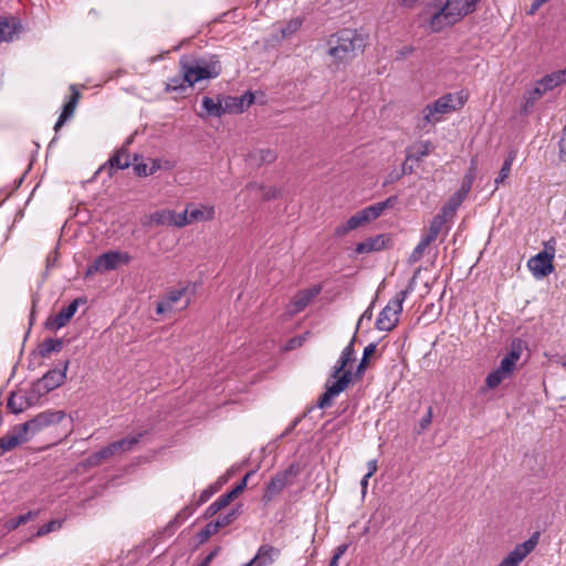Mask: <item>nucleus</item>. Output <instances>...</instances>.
Returning a JSON list of instances; mask_svg holds the SVG:
<instances>
[{
    "instance_id": "35",
    "label": "nucleus",
    "mask_w": 566,
    "mask_h": 566,
    "mask_svg": "<svg viewBox=\"0 0 566 566\" xmlns=\"http://www.w3.org/2000/svg\"><path fill=\"white\" fill-rule=\"evenodd\" d=\"M222 101L221 96H218L217 99H213L212 97L205 96L202 98V107L207 112L208 115L214 116V117H221L222 116Z\"/></svg>"
},
{
    "instance_id": "1",
    "label": "nucleus",
    "mask_w": 566,
    "mask_h": 566,
    "mask_svg": "<svg viewBox=\"0 0 566 566\" xmlns=\"http://www.w3.org/2000/svg\"><path fill=\"white\" fill-rule=\"evenodd\" d=\"M180 75L171 77L165 91L167 93L178 92L182 94L187 87L193 86L202 80L214 78L222 71L221 63L217 55L191 57L184 55L179 60Z\"/></svg>"
},
{
    "instance_id": "61",
    "label": "nucleus",
    "mask_w": 566,
    "mask_h": 566,
    "mask_svg": "<svg viewBox=\"0 0 566 566\" xmlns=\"http://www.w3.org/2000/svg\"><path fill=\"white\" fill-rule=\"evenodd\" d=\"M376 349H377V344H375V343H370V344H368V345L365 347V349H364L363 357H364V358H366V359H368L371 355H374V354H375Z\"/></svg>"
},
{
    "instance_id": "46",
    "label": "nucleus",
    "mask_w": 566,
    "mask_h": 566,
    "mask_svg": "<svg viewBox=\"0 0 566 566\" xmlns=\"http://www.w3.org/2000/svg\"><path fill=\"white\" fill-rule=\"evenodd\" d=\"M522 355V346L520 342H513L510 348V352L505 356L509 360H512L516 365L517 360Z\"/></svg>"
},
{
    "instance_id": "13",
    "label": "nucleus",
    "mask_w": 566,
    "mask_h": 566,
    "mask_svg": "<svg viewBox=\"0 0 566 566\" xmlns=\"http://www.w3.org/2000/svg\"><path fill=\"white\" fill-rule=\"evenodd\" d=\"M538 534L514 547L512 552L497 566H518L521 562L535 548Z\"/></svg>"
},
{
    "instance_id": "52",
    "label": "nucleus",
    "mask_w": 566,
    "mask_h": 566,
    "mask_svg": "<svg viewBox=\"0 0 566 566\" xmlns=\"http://www.w3.org/2000/svg\"><path fill=\"white\" fill-rule=\"evenodd\" d=\"M168 214H170V211L155 212L151 214V221L157 224L168 223Z\"/></svg>"
},
{
    "instance_id": "33",
    "label": "nucleus",
    "mask_w": 566,
    "mask_h": 566,
    "mask_svg": "<svg viewBox=\"0 0 566 566\" xmlns=\"http://www.w3.org/2000/svg\"><path fill=\"white\" fill-rule=\"evenodd\" d=\"M115 455L111 444L104 447L99 451L91 454L86 458L85 462L88 467H98L102 464L103 461L109 459L111 457Z\"/></svg>"
},
{
    "instance_id": "62",
    "label": "nucleus",
    "mask_w": 566,
    "mask_h": 566,
    "mask_svg": "<svg viewBox=\"0 0 566 566\" xmlns=\"http://www.w3.org/2000/svg\"><path fill=\"white\" fill-rule=\"evenodd\" d=\"M367 467H368V472L366 473L367 478H371L377 472V469H378L377 460L373 459V460L368 461Z\"/></svg>"
},
{
    "instance_id": "53",
    "label": "nucleus",
    "mask_w": 566,
    "mask_h": 566,
    "mask_svg": "<svg viewBox=\"0 0 566 566\" xmlns=\"http://www.w3.org/2000/svg\"><path fill=\"white\" fill-rule=\"evenodd\" d=\"M559 158L560 160L566 161V126L564 127L559 139Z\"/></svg>"
},
{
    "instance_id": "37",
    "label": "nucleus",
    "mask_w": 566,
    "mask_h": 566,
    "mask_svg": "<svg viewBox=\"0 0 566 566\" xmlns=\"http://www.w3.org/2000/svg\"><path fill=\"white\" fill-rule=\"evenodd\" d=\"M241 506L242 505L239 504L234 509H232L229 513H227L224 515H219V517L214 522H212L216 525L217 530L219 531L220 528L226 527V526L230 525L231 523H233L241 514Z\"/></svg>"
},
{
    "instance_id": "3",
    "label": "nucleus",
    "mask_w": 566,
    "mask_h": 566,
    "mask_svg": "<svg viewBox=\"0 0 566 566\" xmlns=\"http://www.w3.org/2000/svg\"><path fill=\"white\" fill-rule=\"evenodd\" d=\"M356 336L354 335L349 344L343 349L340 357L332 369L331 377L335 378L332 385L326 384V391L319 397L317 407L321 409L328 408L333 405V399L343 392L353 380V373L346 369L347 365L354 360L355 349L354 344Z\"/></svg>"
},
{
    "instance_id": "6",
    "label": "nucleus",
    "mask_w": 566,
    "mask_h": 566,
    "mask_svg": "<svg viewBox=\"0 0 566 566\" xmlns=\"http://www.w3.org/2000/svg\"><path fill=\"white\" fill-rule=\"evenodd\" d=\"M300 472L301 468L297 463H292L285 470L277 472L266 484L262 500L266 503L271 502L286 486L294 484Z\"/></svg>"
},
{
    "instance_id": "15",
    "label": "nucleus",
    "mask_w": 566,
    "mask_h": 566,
    "mask_svg": "<svg viewBox=\"0 0 566 566\" xmlns=\"http://www.w3.org/2000/svg\"><path fill=\"white\" fill-rule=\"evenodd\" d=\"M28 441L30 439L20 430L19 424L13 426L4 437L0 438V457Z\"/></svg>"
},
{
    "instance_id": "14",
    "label": "nucleus",
    "mask_w": 566,
    "mask_h": 566,
    "mask_svg": "<svg viewBox=\"0 0 566 566\" xmlns=\"http://www.w3.org/2000/svg\"><path fill=\"white\" fill-rule=\"evenodd\" d=\"M516 365L504 357L500 366L486 376L485 384L490 389L496 388L504 379L511 377Z\"/></svg>"
},
{
    "instance_id": "16",
    "label": "nucleus",
    "mask_w": 566,
    "mask_h": 566,
    "mask_svg": "<svg viewBox=\"0 0 566 566\" xmlns=\"http://www.w3.org/2000/svg\"><path fill=\"white\" fill-rule=\"evenodd\" d=\"M280 555V549L269 545L263 544L259 547L256 555L248 562L245 565L249 566H266L274 562V558Z\"/></svg>"
},
{
    "instance_id": "63",
    "label": "nucleus",
    "mask_w": 566,
    "mask_h": 566,
    "mask_svg": "<svg viewBox=\"0 0 566 566\" xmlns=\"http://www.w3.org/2000/svg\"><path fill=\"white\" fill-rule=\"evenodd\" d=\"M402 177V175H400V171H397V170H394L391 171L388 176H387V179L385 181V185L387 184H392L397 180H399L400 178Z\"/></svg>"
},
{
    "instance_id": "12",
    "label": "nucleus",
    "mask_w": 566,
    "mask_h": 566,
    "mask_svg": "<svg viewBox=\"0 0 566 566\" xmlns=\"http://www.w3.org/2000/svg\"><path fill=\"white\" fill-rule=\"evenodd\" d=\"M39 399L40 397L32 390V388L30 389V392H24L22 390L12 391L8 399L7 408L10 412L18 415L32 407Z\"/></svg>"
},
{
    "instance_id": "49",
    "label": "nucleus",
    "mask_w": 566,
    "mask_h": 566,
    "mask_svg": "<svg viewBox=\"0 0 566 566\" xmlns=\"http://www.w3.org/2000/svg\"><path fill=\"white\" fill-rule=\"evenodd\" d=\"M218 485H210L209 488L203 490L199 496L196 506H200L201 504L206 503L218 491Z\"/></svg>"
},
{
    "instance_id": "30",
    "label": "nucleus",
    "mask_w": 566,
    "mask_h": 566,
    "mask_svg": "<svg viewBox=\"0 0 566 566\" xmlns=\"http://www.w3.org/2000/svg\"><path fill=\"white\" fill-rule=\"evenodd\" d=\"M144 436L143 432L133 436V437H126L124 439H120L118 441L109 443L115 455L124 452L130 451L140 440V438Z\"/></svg>"
},
{
    "instance_id": "29",
    "label": "nucleus",
    "mask_w": 566,
    "mask_h": 566,
    "mask_svg": "<svg viewBox=\"0 0 566 566\" xmlns=\"http://www.w3.org/2000/svg\"><path fill=\"white\" fill-rule=\"evenodd\" d=\"M235 497L232 495L231 492H227L222 494L220 497H218L213 503H211L205 514V518H210L214 516L218 512L227 507Z\"/></svg>"
},
{
    "instance_id": "39",
    "label": "nucleus",
    "mask_w": 566,
    "mask_h": 566,
    "mask_svg": "<svg viewBox=\"0 0 566 566\" xmlns=\"http://www.w3.org/2000/svg\"><path fill=\"white\" fill-rule=\"evenodd\" d=\"M431 243L426 241V239L421 238L420 242L417 244V247L412 250V252L410 253L409 258H408V263L409 264H415L417 263L418 261L421 260V258L423 256L424 254V251L430 245Z\"/></svg>"
},
{
    "instance_id": "26",
    "label": "nucleus",
    "mask_w": 566,
    "mask_h": 566,
    "mask_svg": "<svg viewBox=\"0 0 566 566\" xmlns=\"http://www.w3.org/2000/svg\"><path fill=\"white\" fill-rule=\"evenodd\" d=\"M468 96L469 95L467 92L460 91L455 94H444L438 99L444 104L447 109L453 112L460 109L465 104V102L468 101Z\"/></svg>"
},
{
    "instance_id": "43",
    "label": "nucleus",
    "mask_w": 566,
    "mask_h": 566,
    "mask_svg": "<svg viewBox=\"0 0 566 566\" xmlns=\"http://www.w3.org/2000/svg\"><path fill=\"white\" fill-rule=\"evenodd\" d=\"M62 522L59 520H52L49 523L43 524L36 532V536H44L53 531L61 528Z\"/></svg>"
},
{
    "instance_id": "55",
    "label": "nucleus",
    "mask_w": 566,
    "mask_h": 566,
    "mask_svg": "<svg viewBox=\"0 0 566 566\" xmlns=\"http://www.w3.org/2000/svg\"><path fill=\"white\" fill-rule=\"evenodd\" d=\"M367 365H368V359L363 357L359 365L357 366L355 374H353V377H355L356 379H360L367 368Z\"/></svg>"
},
{
    "instance_id": "57",
    "label": "nucleus",
    "mask_w": 566,
    "mask_h": 566,
    "mask_svg": "<svg viewBox=\"0 0 566 566\" xmlns=\"http://www.w3.org/2000/svg\"><path fill=\"white\" fill-rule=\"evenodd\" d=\"M193 512V509L190 506L185 507L181 512H179L176 516V522L182 523L186 518H188Z\"/></svg>"
},
{
    "instance_id": "23",
    "label": "nucleus",
    "mask_w": 566,
    "mask_h": 566,
    "mask_svg": "<svg viewBox=\"0 0 566 566\" xmlns=\"http://www.w3.org/2000/svg\"><path fill=\"white\" fill-rule=\"evenodd\" d=\"M20 29L21 24L15 18H0V43L11 41Z\"/></svg>"
},
{
    "instance_id": "59",
    "label": "nucleus",
    "mask_w": 566,
    "mask_h": 566,
    "mask_svg": "<svg viewBox=\"0 0 566 566\" xmlns=\"http://www.w3.org/2000/svg\"><path fill=\"white\" fill-rule=\"evenodd\" d=\"M373 319V307L371 305L361 314L358 323H357V328H359L360 324L364 322V321H371Z\"/></svg>"
},
{
    "instance_id": "25",
    "label": "nucleus",
    "mask_w": 566,
    "mask_h": 566,
    "mask_svg": "<svg viewBox=\"0 0 566 566\" xmlns=\"http://www.w3.org/2000/svg\"><path fill=\"white\" fill-rule=\"evenodd\" d=\"M276 159V153L270 148L254 149L249 153L248 161L253 166L271 164Z\"/></svg>"
},
{
    "instance_id": "4",
    "label": "nucleus",
    "mask_w": 566,
    "mask_h": 566,
    "mask_svg": "<svg viewBox=\"0 0 566 566\" xmlns=\"http://www.w3.org/2000/svg\"><path fill=\"white\" fill-rule=\"evenodd\" d=\"M365 39L356 30L344 29L331 35L328 40V54L338 62H347L363 52Z\"/></svg>"
},
{
    "instance_id": "36",
    "label": "nucleus",
    "mask_w": 566,
    "mask_h": 566,
    "mask_svg": "<svg viewBox=\"0 0 566 566\" xmlns=\"http://www.w3.org/2000/svg\"><path fill=\"white\" fill-rule=\"evenodd\" d=\"M444 224L446 222L442 220V217L434 216L430 222L427 233L422 238L426 239V241L432 243L442 231Z\"/></svg>"
},
{
    "instance_id": "8",
    "label": "nucleus",
    "mask_w": 566,
    "mask_h": 566,
    "mask_svg": "<svg viewBox=\"0 0 566 566\" xmlns=\"http://www.w3.org/2000/svg\"><path fill=\"white\" fill-rule=\"evenodd\" d=\"M69 364L70 361L65 360L61 364L60 368H54L45 373L41 378L32 384V390L41 398L60 387L66 378Z\"/></svg>"
},
{
    "instance_id": "20",
    "label": "nucleus",
    "mask_w": 566,
    "mask_h": 566,
    "mask_svg": "<svg viewBox=\"0 0 566 566\" xmlns=\"http://www.w3.org/2000/svg\"><path fill=\"white\" fill-rule=\"evenodd\" d=\"M388 241L389 238L385 234L370 237L364 240L363 242L358 243L355 250L358 254L369 253L373 251H380L386 247V243Z\"/></svg>"
},
{
    "instance_id": "32",
    "label": "nucleus",
    "mask_w": 566,
    "mask_h": 566,
    "mask_svg": "<svg viewBox=\"0 0 566 566\" xmlns=\"http://www.w3.org/2000/svg\"><path fill=\"white\" fill-rule=\"evenodd\" d=\"M62 338H46L39 344L38 349L41 357L45 358L51 353H59L63 347Z\"/></svg>"
},
{
    "instance_id": "10",
    "label": "nucleus",
    "mask_w": 566,
    "mask_h": 566,
    "mask_svg": "<svg viewBox=\"0 0 566 566\" xmlns=\"http://www.w3.org/2000/svg\"><path fill=\"white\" fill-rule=\"evenodd\" d=\"M86 298L77 297L72 301L66 307L62 308L57 314L51 315L45 321V328L50 331H57L65 326L70 319L75 315L78 305L85 304Z\"/></svg>"
},
{
    "instance_id": "50",
    "label": "nucleus",
    "mask_w": 566,
    "mask_h": 566,
    "mask_svg": "<svg viewBox=\"0 0 566 566\" xmlns=\"http://www.w3.org/2000/svg\"><path fill=\"white\" fill-rule=\"evenodd\" d=\"M432 422V407H428L427 412L423 415V417L419 421V433L421 431H424L429 428V426Z\"/></svg>"
},
{
    "instance_id": "18",
    "label": "nucleus",
    "mask_w": 566,
    "mask_h": 566,
    "mask_svg": "<svg viewBox=\"0 0 566 566\" xmlns=\"http://www.w3.org/2000/svg\"><path fill=\"white\" fill-rule=\"evenodd\" d=\"M72 95L70 96V99L67 103L64 104L62 113L57 119V122L54 125L55 133L59 132V129L64 125V123L70 119L76 109L77 103L80 101V92L75 90V86H71Z\"/></svg>"
},
{
    "instance_id": "7",
    "label": "nucleus",
    "mask_w": 566,
    "mask_h": 566,
    "mask_svg": "<svg viewBox=\"0 0 566 566\" xmlns=\"http://www.w3.org/2000/svg\"><path fill=\"white\" fill-rule=\"evenodd\" d=\"M64 418L65 412L63 410H46L24 423H20L19 428L31 440L35 434L48 427L60 423Z\"/></svg>"
},
{
    "instance_id": "28",
    "label": "nucleus",
    "mask_w": 566,
    "mask_h": 566,
    "mask_svg": "<svg viewBox=\"0 0 566 566\" xmlns=\"http://www.w3.org/2000/svg\"><path fill=\"white\" fill-rule=\"evenodd\" d=\"M108 171L109 176H112V170L116 169H125L130 165L129 154L126 146L119 148L108 160Z\"/></svg>"
},
{
    "instance_id": "56",
    "label": "nucleus",
    "mask_w": 566,
    "mask_h": 566,
    "mask_svg": "<svg viewBox=\"0 0 566 566\" xmlns=\"http://www.w3.org/2000/svg\"><path fill=\"white\" fill-rule=\"evenodd\" d=\"M134 171L139 177H146L148 176V166L144 163H139L134 165Z\"/></svg>"
},
{
    "instance_id": "41",
    "label": "nucleus",
    "mask_w": 566,
    "mask_h": 566,
    "mask_svg": "<svg viewBox=\"0 0 566 566\" xmlns=\"http://www.w3.org/2000/svg\"><path fill=\"white\" fill-rule=\"evenodd\" d=\"M214 210L213 208H208L206 211H202L200 209H188V217L190 220V223L198 221V220H211L213 218Z\"/></svg>"
},
{
    "instance_id": "51",
    "label": "nucleus",
    "mask_w": 566,
    "mask_h": 566,
    "mask_svg": "<svg viewBox=\"0 0 566 566\" xmlns=\"http://www.w3.org/2000/svg\"><path fill=\"white\" fill-rule=\"evenodd\" d=\"M455 214L454 208H451L448 203L444 205L440 212L436 217H442V220L447 223L448 219L453 218Z\"/></svg>"
},
{
    "instance_id": "64",
    "label": "nucleus",
    "mask_w": 566,
    "mask_h": 566,
    "mask_svg": "<svg viewBox=\"0 0 566 566\" xmlns=\"http://www.w3.org/2000/svg\"><path fill=\"white\" fill-rule=\"evenodd\" d=\"M408 161L409 160L406 159L405 163L402 164V167L400 170V175H402V176L411 175L415 171L413 166L409 165Z\"/></svg>"
},
{
    "instance_id": "19",
    "label": "nucleus",
    "mask_w": 566,
    "mask_h": 566,
    "mask_svg": "<svg viewBox=\"0 0 566 566\" xmlns=\"http://www.w3.org/2000/svg\"><path fill=\"white\" fill-rule=\"evenodd\" d=\"M447 113H450V111L447 109L442 102L437 99L422 109V119L426 124H436L441 119L442 115Z\"/></svg>"
},
{
    "instance_id": "22",
    "label": "nucleus",
    "mask_w": 566,
    "mask_h": 566,
    "mask_svg": "<svg viewBox=\"0 0 566 566\" xmlns=\"http://www.w3.org/2000/svg\"><path fill=\"white\" fill-rule=\"evenodd\" d=\"M434 146L429 140L416 143L406 149L407 160L420 161L423 157L428 156Z\"/></svg>"
},
{
    "instance_id": "17",
    "label": "nucleus",
    "mask_w": 566,
    "mask_h": 566,
    "mask_svg": "<svg viewBox=\"0 0 566 566\" xmlns=\"http://www.w3.org/2000/svg\"><path fill=\"white\" fill-rule=\"evenodd\" d=\"M321 285H314L311 289L300 291L292 301L294 308L291 311V313L296 314L304 311L311 301L321 293Z\"/></svg>"
},
{
    "instance_id": "47",
    "label": "nucleus",
    "mask_w": 566,
    "mask_h": 566,
    "mask_svg": "<svg viewBox=\"0 0 566 566\" xmlns=\"http://www.w3.org/2000/svg\"><path fill=\"white\" fill-rule=\"evenodd\" d=\"M255 473L254 470H251L249 471L244 476L243 479L241 480L240 483H238L230 492L232 493V495L237 499L243 491L244 489L247 488V484H248V480Z\"/></svg>"
},
{
    "instance_id": "9",
    "label": "nucleus",
    "mask_w": 566,
    "mask_h": 566,
    "mask_svg": "<svg viewBox=\"0 0 566 566\" xmlns=\"http://www.w3.org/2000/svg\"><path fill=\"white\" fill-rule=\"evenodd\" d=\"M132 256L128 253H122L118 251H108L95 259V261L88 265L85 275L91 276L97 272H106L115 270L120 263H129Z\"/></svg>"
},
{
    "instance_id": "31",
    "label": "nucleus",
    "mask_w": 566,
    "mask_h": 566,
    "mask_svg": "<svg viewBox=\"0 0 566 566\" xmlns=\"http://www.w3.org/2000/svg\"><path fill=\"white\" fill-rule=\"evenodd\" d=\"M516 156H517L516 149H511L509 151V154H507L506 158L504 159V163L500 169L499 176L494 180L496 188L509 178V176L511 174L512 165H513L514 160L516 159Z\"/></svg>"
},
{
    "instance_id": "11",
    "label": "nucleus",
    "mask_w": 566,
    "mask_h": 566,
    "mask_svg": "<svg viewBox=\"0 0 566 566\" xmlns=\"http://www.w3.org/2000/svg\"><path fill=\"white\" fill-rule=\"evenodd\" d=\"M553 252L541 251L528 260L527 266L536 279H543L553 273Z\"/></svg>"
},
{
    "instance_id": "38",
    "label": "nucleus",
    "mask_w": 566,
    "mask_h": 566,
    "mask_svg": "<svg viewBox=\"0 0 566 566\" xmlns=\"http://www.w3.org/2000/svg\"><path fill=\"white\" fill-rule=\"evenodd\" d=\"M36 515V513L32 512V511H29L27 512L25 514H21L19 516H15V517H11L9 518L4 526L6 528L11 532V531H14L15 528H18L20 525L22 524H25L28 523L30 520H32L34 516Z\"/></svg>"
},
{
    "instance_id": "42",
    "label": "nucleus",
    "mask_w": 566,
    "mask_h": 566,
    "mask_svg": "<svg viewBox=\"0 0 566 566\" xmlns=\"http://www.w3.org/2000/svg\"><path fill=\"white\" fill-rule=\"evenodd\" d=\"M476 160L473 159L471 163V167L469 172L464 176L462 181V191H464V195H468V192L471 190L473 180H474V169H475Z\"/></svg>"
},
{
    "instance_id": "21",
    "label": "nucleus",
    "mask_w": 566,
    "mask_h": 566,
    "mask_svg": "<svg viewBox=\"0 0 566 566\" xmlns=\"http://www.w3.org/2000/svg\"><path fill=\"white\" fill-rule=\"evenodd\" d=\"M368 223L363 210L352 216L345 223L335 228L334 234L337 238L344 237L347 232L357 229L360 226Z\"/></svg>"
},
{
    "instance_id": "5",
    "label": "nucleus",
    "mask_w": 566,
    "mask_h": 566,
    "mask_svg": "<svg viewBox=\"0 0 566 566\" xmlns=\"http://www.w3.org/2000/svg\"><path fill=\"white\" fill-rule=\"evenodd\" d=\"M412 292L411 284L396 294V296L389 301V303L379 313L376 321V328L382 332L392 331L398 322L399 315L402 312V304L407 296Z\"/></svg>"
},
{
    "instance_id": "27",
    "label": "nucleus",
    "mask_w": 566,
    "mask_h": 566,
    "mask_svg": "<svg viewBox=\"0 0 566 566\" xmlns=\"http://www.w3.org/2000/svg\"><path fill=\"white\" fill-rule=\"evenodd\" d=\"M563 83H566V69L547 74L538 81L543 91H551Z\"/></svg>"
},
{
    "instance_id": "34",
    "label": "nucleus",
    "mask_w": 566,
    "mask_h": 566,
    "mask_svg": "<svg viewBox=\"0 0 566 566\" xmlns=\"http://www.w3.org/2000/svg\"><path fill=\"white\" fill-rule=\"evenodd\" d=\"M222 115L226 113H242L243 101L238 96H221Z\"/></svg>"
},
{
    "instance_id": "60",
    "label": "nucleus",
    "mask_w": 566,
    "mask_h": 566,
    "mask_svg": "<svg viewBox=\"0 0 566 566\" xmlns=\"http://www.w3.org/2000/svg\"><path fill=\"white\" fill-rule=\"evenodd\" d=\"M219 552V547H217L216 549H213L212 552H210L201 562L200 564L202 566H209L210 563L213 560V558L217 556Z\"/></svg>"
},
{
    "instance_id": "54",
    "label": "nucleus",
    "mask_w": 566,
    "mask_h": 566,
    "mask_svg": "<svg viewBox=\"0 0 566 566\" xmlns=\"http://www.w3.org/2000/svg\"><path fill=\"white\" fill-rule=\"evenodd\" d=\"M260 192L262 193L263 200H271V199L276 198V196H277V191L273 187L266 188L264 186V189H260Z\"/></svg>"
},
{
    "instance_id": "24",
    "label": "nucleus",
    "mask_w": 566,
    "mask_h": 566,
    "mask_svg": "<svg viewBox=\"0 0 566 566\" xmlns=\"http://www.w3.org/2000/svg\"><path fill=\"white\" fill-rule=\"evenodd\" d=\"M396 200L397 198L395 196H391L387 198L385 201L377 202L363 209V212L367 221L370 222L379 218L387 208L394 207Z\"/></svg>"
},
{
    "instance_id": "45",
    "label": "nucleus",
    "mask_w": 566,
    "mask_h": 566,
    "mask_svg": "<svg viewBox=\"0 0 566 566\" xmlns=\"http://www.w3.org/2000/svg\"><path fill=\"white\" fill-rule=\"evenodd\" d=\"M218 532L216 525L210 522L208 523L197 535L199 543H205L210 536Z\"/></svg>"
},
{
    "instance_id": "2",
    "label": "nucleus",
    "mask_w": 566,
    "mask_h": 566,
    "mask_svg": "<svg viewBox=\"0 0 566 566\" xmlns=\"http://www.w3.org/2000/svg\"><path fill=\"white\" fill-rule=\"evenodd\" d=\"M479 0H447L443 3L433 2L427 8L428 20L432 32H440L447 27L459 22L463 17L475 10Z\"/></svg>"
},
{
    "instance_id": "58",
    "label": "nucleus",
    "mask_w": 566,
    "mask_h": 566,
    "mask_svg": "<svg viewBox=\"0 0 566 566\" xmlns=\"http://www.w3.org/2000/svg\"><path fill=\"white\" fill-rule=\"evenodd\" d=\"M239 99L243 101V111L254 102V95L251 92L244 93Z\"/></svg>"
},
{
    "instance_id": "40",
    "label": "nucleus",
    "mask_w": 566,
    "mask_h": 566,
    "mask_svg": "<svg viewBox=\"0 0 566 566\" xmlns=\"http://www.w3.org/2000/svg\"><path fill=\"white\" fill-rule=\"evenodd\" d=\"M167 220H168V224H172V226H176L179 228L190 224V220L188 217V208L181 213H176L174 211H170V214H168Z\"/></svg>"
},
{
    "instance_id": "44",
    "label": "nucleus",
    "mask_w": 566,
    "mask_h": 566,
    "mask_svg": "<svg viewBox=\"0 0 566 566\" xmlns=\"http://www.w3.org/2000/svg\"><path fill=\"white\" fill-rule=\"evenodd\" d=\"M185 293H186V289H177V290L169 291L165 297V302L167 303V306L169 308H172V305L175 303H177L178 301H180V298L185 295Z\"/></svg>"
},
{
    "instance_id": "48",
    "label": "nucleus",
    "mask_w": 566,
    "mask_h": 566,
    "mask_svg": "<svg viewBox=\"0 0 566 566\" xmlns=\"http://www.w3.org/2000/svg\"><path fill=\"white\" fill-rule=\"evenodd\" d=\"M301 24L302 21L300 19H293L289 21L286 25L281 30L283 36L285 38L296 32L300 29Z\"/></svg>"
}]
</instances>
